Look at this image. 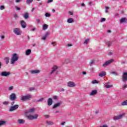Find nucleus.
<instances>
[{"label":"nucleus","instance_id":"obj_1","mask_svg":"<svg viewBox=\"0 0 127 127\" xmlns=\"http://www.w3.org/2000/svg\"><path fill=\"white\" fill-rule=\"evenodd\" d=\"M17 60H18V57L17 56V55L16 54H13L11 58V64H14Z\"/></svg>","mask_w":127,"mask_h":127},{"label":"nucleus","instance_id":"obj_2","mask_svg":"<svg viewBox=\"0 0 127 127\" xmlns=\"http://www.w3.org/2000/svg\"><path fill=\"white\" fill-rule=\"evenodd\" d=\"M29 99H31V95H30L23 96L21 97V101L24 102L25 101H27V100H29Z\"/></svg>","mask_w":127,"mask_h":127},{"label":"nucleus","instance_id":"obj_3","mask_svg":"<svg viewBox=\"0 0 127 127\" xmlns=\"http://www.w3.org/2000/svg\"><path fill=\"white\" fill-rule=\"evenodd\" d=\"M13 32L16 35H21L22 32L20 30V29L15 28L13 29Z\"/></svg>","mask_w":127,"mask_h":127},{"label":"nucleus","instance_id":"obj_4","mask_svg":"<svg viewBox=\"0 0 127 127\" xmlns=\"http://www.w3.org/2000/svg\"><path fill=\"white\" fill-rule=\"evenodd\" d=\"M27 119L28 120H36V119H37L38 118V115L35 114V115H29L27 116Z\"/></svg>","mask_w":127,"mask_h":127},{"label":"nucleus","instance_id":"obj_5","mask_svg":"<svg viewBox=\"0 0 127 127\" xmlns=\"http://www.w3.org/2000/svg\"><path fill=\"white\" fill-rule=\"evenodd\" d=\"M125 113H123L120 115L114 116L113 119L114 120V121H118V120H121V119H122L123 117H125Z\"/></svg>","mask_w":127,"mask_h":127},{"label":"nucleus","instance_id":"obj_6","mask_svg":"<svg viewBox=\"0 0 127 127\" xmlns=\"http://www.w3.org/2000/svg\"><path fill=\"white\" fill-rule=\"evenodd\" d=\"M10 75V72H6V71H2L1 72L0 76L2 77H8Z\"/></svg>","mask_w":127,"mask_h":127},{"label":"nucleus","instance_id":"obj_7","mask_svg":"<svg viewBox=\"0 0 127 127\" xmlns=\"http://www.w3.org/2000/svg\"><path fill=\"white\" fill-rule=\"evenodd\" d=\"M9 99L11 101H15L16 100V94L15 93H12L9 95Z\"/></svg>","mask_w":127,"mask_h":127},{"label":"nucleus","instance_id":"obj_8","mask_svg":"<svg viewBox=\"0 0 127 127\" xmlns=\"http://www.w3.org/2000/svg\"><path fill=\"white\" fill-rule=\"evenodd\" d=\"M18 107H19V105H15L13 106H11L9 111V112H13V111H15V110H17L18 109Z\"/></svg>","mask_w":127,"mask_h":127},{"label":"nucleus","instance_id":"obj_9","mask_svg":"<svg viewBox=\"0 0 127 127\" xmlns=\"http://www.w3.org/2000/svg\"><path fill=\"white\" fill-rule=\"evenodd\" d=\"M114 62V60L111 59L108 61H107L104 64H103V67H107L108 65H110V64H111V63H112V62Z\"/></svg>","mask_w":127,"mask_h":127},{"label":"nucleus","instance_id":"obj_10","mask_svg":"<svg viewBox=\"0 0 127 127\" xmlns=\"http://www.w3.org/2000/svg\"><path fill=\"white\" fill-rule=\"evenodd\" d=\"M75 86H76V84H75V83L72 81H69L68 82H67V87H70L71 88H73Z\"/></svg>","mask_w":127,"mask_h":127},{"label":"nucleus","instance_id":"obj_11","mask_svg":"<svg viewBox=\"0 0 127 127\" xmlns=\"http://www.w3.org/2000/svg\"><path fill=\"white\" fill-rule=\"evenodd\" d=\"M57 69H58V67L57 66H54L52 68L51 72L50 73V75H52V74L54 73V72H55V71H56Z\"/></svg>","mask_w":127,"mask_h":127},{"label":"nucleus","instance_id":"obj_12","mask_svg":"<svg viewBox=\"0 0 127 127\" xmlns=\"http://www.w3.org/2000/svg\"><path fill=\"white\" fill-rule=\"evenodd\" d=\"M123 82H126L127 81V72H124L123 75Z\"/></svg>","mask_w":127,"mask_h":127},{"label":"nucleus","instance_id":"obj_13","mask_svg":"<svg viewBox=\"0 0 127 127\" xmlns=\"http://www.w3.org/2000/svg\"><path fill=\"white\" fill-rule=\"evenodd\" d=\"M20 23L22 28H25L26 27V23L24 20L21 21Z\"/></svg>","mask_w":127,"mask_h":127},{"label":"nucleus","instance_id":"obj_14","mask_svg":"<svg viewBox=\"0 0 127 127\" xmlns=\"http://www.w3.org/2000/svg\"><path fill=\"white\" fill-rule=\"evenodd\" d=\"M98 91L97 90H92L90 93V96H95V95H96Z\"/></svg>","mask_w":127,"mask_h":127},{"label":"nucleus","instance_id":"obj_15","mask_svg":"<svg viewBox=\"0 0 127 127\" xmlns=\"http://www.w3.org/2000/svg\"><path fill=\"white\" fill-rule=\"evenodd\" d=\"M23 16L25 19H27L29 17V14L28 12H25L23 15Z\"/></svg>","mask_w":127,"mask_h":127},{"label":"nucleus","instance_id":"obj_16","mask_svg":"<svg viewBox=\"0 0 127 127\" xmlns=\"http://www.w3.org/2000/svg\"><path fill=\"white\" fill-rule=\"evenodd\" d=\"M35 112V109L34 108H32L30 109L28 111L26 112L27 114H33L34 112Z\"/></svg>","mask_w":127,"mask_h":127},{"label":"nucleus","instance_id":"obj_17","mask_svg":"<svg viewBox=\"0 0 127 127\" xmlns=\"http://www.w3.org/2000/svg\"><path fill=\"white\" fill-rule=\"evenodd\" d=\"M18 123L21 125H23L25 124V120L23 119H19L18 120Z\"/></svg>","mask_w":127,"mask_h":127},{"label":"nucleus","instance_id":"obj_18","mask_svg":"<svg viewBox=\"0 0 127 127\" xmlns=\"http://www.w3.org/2000/svg\"><path fill=\"white\" fill-rule=\"evenodd\" d=\"M46 123L48 126H53L54 125V122L51 121H47Z\"/></svg>","mask_w":127,"mask_h":127},{"label":"nucleus","instance_id":"obj_19","mask_svg":"<svg viewBox=\"0 0 127 127\" xmlns=\"http://www.w3.org/2000/svg\"><path fill=\"white\" fill-rule=\"evenodd\" d=\"M52 103H53V101L52 100V99L49 98V99L48 100V106H51V105H52Z\"/></svg>","mask_w":127,"mask_h":127},{"label":"nucleus","instance_id":"obj_20","mask_svg":"<svg viewBox=\"0 0 127 127\" xmlns=\"http://www.w3.org/2000/svg\"><path fill=\"white\" fill-rule=\"evenodd\" d=\"M61 105V102L55 104V105L53 107V109H56V108H58Z\"/></svg>","mask_w":127,"mask_h":127},{"label":"nucleus","instance_id":"obj_21","mask_svg":"<svg viewBox=\"0 0 127 127\" xmlns=\"http://www.w3.org/2000/svg\"><path fill=\"white\" fill-rule=\"evenodd\" d=\"M99 77H104L106 76V72L105 71H102L99 74Z\"/></svg>","mask_w":127,"mask_h":127},{"label":"nucleus","instance_id":"obj_22","mask_svg":"<svg viewBox=\"0 0 127 127\" xmlns=\"http://www.w3.org/2000/svg\"><path fill=\"white\" fill-rule=\"evenodd\" d=\"M6 125V121H0V126H5Z\"/></svg>","mask_w":127,"mask_h":127},{"label":"nucleus","instance_id":"obj_23","mask_svg":"<svg viewBox=\"0 0 127 127\" xmlns=\"http://www.w3.org/2000/svg\"><path fill=\"white\" fill-rule=\"evenodd\" d=\"M67 22H68V23H73V22H74V19L72 18H68L67 20Z\"/></svg>","mask_w":127,"mask_h":127},{"label":"nucleus","instance_id":"obj_24","mask_svg":"<svg viewBox=\"0 0 127 127\" xmlns=\"http://www.w3.org/2000/svg\"><path fill=\"white\" fill-rule=\"evenodd\" d=\"M40 71L37 70V69H35V70H31V73L32 74H37V73H39Z\"/></svg>","mask_w":127,"mask_h":127},{"label":"nucleus","instance_id":"obj_25","mask_svg":"<svg viewBox=\"0 0 127 127\" xmlns=\"http://www.w3.org/2000/svg\"><path fill=\"white\" fill-rule=\"evenodd\" d=\"M108 84H109V83H107L105 84V87L107 89H108L109 88H112L113 87V85H110Z\"/></svg>","mask_w":127,"mask_h":127},{"label":"nucleus","instance_id":"obj_26","mask_svg":"<svg viewBox=\"0 0 127 127\" xmlns=\"http://www.w3.org/2000/svg\"><path fill=\"white\" fill-rule=\"evenodd\" d=\"M127 21V18H122L120 20V23H124V22H126Z\"/></svg>","mask_w":127,"mask_h":127},{"label":"nucleus","instance_id":"obj_27","mask_svg":"<svg viewBox=\"0 0 127 127\" xmlns=\"http://www.w3.org/2000/svg\"><path fill=\"white\" fill-rule=\"evenodd\" d=\"M48 28V25L46 24H45L43 25V30H46Z\"/></svg>","mask_w":127,"mask_h":127},{"label":"nucleus","instance_id":"obj_28","mask_svg":"<svg viewBox=\"0 0 127 127\" xmlns=\"http://www.w3.org/2000/svg\"><path fill=\"white\" fill-rule=\"evenodd\" d=\"M31 53V50L28 49L26 51V55H29Z\"/></svg>","mask_w":127,"mask_h":127},{"label":"nucleus","instance_id":"obj_29","mask_svg":"<svg viewBox=\"0 0 127 127\" xmlns=\"http://www.w3.org/2000/svg\"><path fill=\"white\" fill-rule=\"evenodd\" d=\"M4 60L5 61L6 64H8L9 63V58H5Z\"/></svg>","mask_w":127,"mask_h":127},{"label":"nucleus","instance_id":"obj_30","mask_svg":"<svg viewBox=\"0 0 127 127\" xmlns=\"http://www.w3.org/2000/svg\"><path fill=\"white\" fill-rule=\"evenodd\" d=\"M122 106H127V100L123 102L121 104Z\"/></svg>","mask_w":127,"mask_h":127},{"label":"nucleus","instance_id":"obj_31","mask_svg":"<svg viewBox=\"0 0 127 127\" xmlns=\"http://www.w3.org/2000/svg\"><path fill=\"white\" fill-rule=\"evenodd\" d=\"M106 45L108 47H110V46H112V42L108 41L106 42Z\"/></svg>","mask_w":127,"mask_h":127},{"label":"nucleus","instance_id":"obj_32","mask_svg":"<svg viewBox=\"0 0 127 127\" xmlns=\"http://www.w3.org/2000/svg\"><path fill=\"white\" fill-rule=\"evenodd\" d=\"M32 1H33V0H27L26 3H27V4H29V3H31Z\"/></svg>","mask_w":127,"mask_h":127},{"label":"nucleus","instance_id":"obj_33","mask_svg":"<svg viewBox=\"0 0 127 127\" xmlns=\"http://www.w3.org/2000/svg\"><path fill=\"white\" fill-rule=\"evenodd\" d=\"M99 83V81H98L97 80H94L92 81V84H98Z\"/></svg>","mask_w":127,"mask_h":127},{"label":"nucleus","instance_id":"obj_34","mask_svg":"<svg viewBox=\"0 0 127 127\" xmlns=\"http://www.w3.org/2000/svg\"><path fill=\"white\" fill-rule=\"evenodd\" d=\"M45 16L46 17H50V16H51V15L49 13H46Z\"/></svg>","mask_w":127,"mask_h":127},{"label":"nucleus","instance_id":"obj_35","mask_svg":"<svg viewBox=\"0 0 127 127\" xmlns=\"http://www.w3.org/2000/svg\"><path fill=\"white\" fill-rule=\"evenodd\" d=\"M8 91H12V90H13V86H11L10 87H9L8 89Z\"/></svg>","mask_w":127,"mask_h":127},{"label":"nucleus","instance_id":"obj_36","mask_svg":"<svg viewBox=\"0 0 127 127\" xmlns=\"http://www.w3.org/2000/svg\"><path fill=\"white\" fill-rule=\"evenodd\" d=\"M4 8H5V7L4 6H3V5H1V6H0V9L1 10H3V9H4Z\"/></svg>","mask_w":127,"mask_h":127},{"label":"nucleus","instance_id":"obj_37","mask_svg":"<svg viewBox=\"0 0 127 127\" xmlns=\"http://www.w3.org/2000/svg\"><path fill=\"white\" fill-rule=\"evenodd\" d=\"M8 104H9L8 101H4L3 102V105H8Z\"/></svg>","mask_w":127,"mask_h":127},{"label":"nucleus","instance_id":"obj_38","mask_svg":"<svg viewBox=\"0 0 127 127\" xmlns=\"http://www.w3.org/2000/svg\"><path fill=\"white\" fill-rule=\"evenodd\" d=\"M50 33L49 32H46V33L45 34L44 36H45L46 37H47V36H48V35H49Z\"/></svg>","mask_w":127,"mask_h":127},{"label":"nucleus","instance_id":"obj_39","mask_svg":"<svg viewBox=\"0 0 127 127\" xmlns=\"http://www.w3.org/2000/svg\"><path fill=\"white\" fill-rule=\"evenodd\" d=\"M53 99L54 100H58V97L57 96H54L53 97Z\"/></svg>","mask_w":127,"mask_h":127},{"label":"nucleus","instance_id":"obj_40","mask_svg":"<svg viewBox=\"0 0 127 127\" xmlns=\"http://www.w3.org/2000/svg\"><path fill=\"white\" fill-rule=\"evenodd\" d=\"M94 63H95V61L92 60V61H90L89 64H90V65H93V64Z\"/></svg>","mask_w":127,"mask_h":127},{"label":"nucleus","instance_id":"obj_41","mask_svg":"<svg viewBox=\"0 0 127 127\" xmlns=\"http://www.w3.org/2000/svg\"><path fill=\"white\" fill-rule=\"evenodd\" d=\"M88 42H89V39H87L84 41V44H88Z\"/></svg>","mask_w":127,"mask_h":127},{"label":"nucleus","instance_id":"obj_42","mask_svg":"<svg viewBox=\"0 0 127 127\" xmlns=\"http://www.w3.org/2000/svg\"><path fill=\"white\" fill-rule=\"evenodd\" d=\"M43 100H44V98H41V99L37 100V102H42V101H43Z\"/></svg>","mask_w":127,"mask_h":127},{"label":"nucleus","instance_id":"obj_43","mask_svg":"<svg viewBox=\"0 0 127 127\" xmlns=\"http://www.w3.org/2000/svg\"><path fill=\"white\" fill-rule=\"evenodd\" d=\"M103 21H106V18H102L101 19V22H103Z\"/></svg>","mask_w":127,"mask_h":127},{"label":"nucleus","instance_id":"obj_44","mask_svg":"<svg viewBox=\"0 0 127 127\" xmlns=\"http://www.w3.org/2000/svg\"><path fill=\"white\" fill-rule=\"evenodd\" d=\"M111 74H114V75H116V76L118 75V73H117L115 71L111 72Z\"/></svg>","mask_w":127,"mask_h":127},{"label":"nucleus","instance_id":"obj_45","mask_svg":"<svg viewBox=\"0 0 127 127\" xmlns=\"http://www.w3.org/2000/svg\"><path fill=\"white\" fill-rule=\"evenodd\" d=\"M15 7L16 10H20V8L19 7L16 6Z\"/></svg>","mask_w":127,"mask_h":127},{"label":"nucleus","instance_id":"obj_46","mask_svg":"<svg viewBox=\"0 0 127 127\" xmlns=\"http://www.w3.org/2000/svg\"><path fill=\"white\" fill-rule=\"evenodd\" d=\"M53 0H48L47 3H50V2H52Z\"/></svg>","mask_w":127,"mask_h":127},{"label":"nucleus","instance_id":"obj_47","mask_svg":"<svg viewBox=\"0 0 127 127\" xmlns=\"http://www.w3.org/2000/svg\"><path fill=\"white\" fill-rule=\"evenodd\" d=\"M47 38V37H45V36H44V37H43L42 38V40H46Z\"/></svg>","mask_w":127,"mask_h":127},{"label":"nucleus","instance_id":"obj_48","mask_svg":"<svg viewBox=\"0 0 127 127\" xmlns=\"http://www.w3.org/2000/svg\"><path fill=\"white\" fill-rule=\"evenodd\" d=\"M22 0H15V2L18 3L20 2Z\"/></svg>","mask_w":127,"mask_h":127},{"label":"nucleus","instance_id":"obj_49","mask_svg":"<svg viewBox=\"0 0 127 127\" xmlns=\"http://www.w3.org/2000/svg\"><path fill=\"white\" fill-rule=\"evenodd\" d=\"M123 88V89H126V88H127V84H126L125 85H124Z\"/></svg>","mask_w":127,"mask_h":127},{"label":"nucleus","instance_id":"obj_50","mask_svg":"<svg viewBox=\"0 0 127 127\" xmlns=\"http://www.w3.org/2000/svg\"><path fill=\"white\" fill-rule=\"evenodd\" d=\"M30 91H33L34 90V87H31L29 89Z\"/></svg>","mask_w":127,"mask_h":127},{"label":"nucleus","instance_id":"obj_51","mask_svg":"<svg viewBox=\"0 0 127 127\" xmlns=\"http://www.w3.org/2000/svg\"><path fill=\"white\" fill-rule=\"evenodd\" d=\"M36 21L38 23H39V22H40V20L39 19H36Z\"/></svg>","mask_w":127,"mask_h":127},{"label":"nucleus","instance_id":"obj_52","mask_svg":"<svg viewBox=\"0 0 127 127\" xmlns=\"http://www.w3.org/2000/svg\"><path fill=\"white\" fill-rule=\"evenodd\" d=\"M14 17H15V18H16V17H18L17 14H14Z\"/></svg>","mask_w":127,"mask_h":127},{"label":"nucleus","instance_id":"obj_53","mask_svg":"<svg viewBox=\"0 0 127 127\" xmlns=\"http://www.w3.org/2000/svg\"><path fill=\"white\" fill-rule=\"evenodd\" d=\"M45 117L46 118V119H48V118H49V115H45Z\"/></svg>","mask_w":127,"mask_h":127},{"label":"nucleus","instance_id":"obj_54","mask_svg":"<svg viewBox=\"0 0 127 127\" xmlns=\"http://www.w3.org/2000/svg\"><path fill=\"white\" fill-rule=\"evenodd\" d=\"M32 31H34L35 30V28L33 27V28L31 29Z\"/></svg>","mask_w":127,"mask_h":127},{"label":"nucleus","instance_id":"obj_55","mask_svg":"<svg viewBox=\"0 0 127 127\" xmlns=\"http://www.w3.org/2000/svg\"><path fill=\"white\" fill-rule=\"evenodd\" d=\"M69 14H70V15H73V13L72 12L69 11Z\"/></svg>","mask_w":127,"mask_h":127},{"label":"nucleus","instance_id":"obj_56","mask_svg":"<svg viewBox=\"0 0 127 127\" xmlns=\"http://www.w3.org/2000/svg\"><path fill=\"white\" fill-rule=\"evenodd\" d=\"M65 125V122H63L61 123V126H64Z\"/></svg>","mask_w":127,"mask_h":127},{"label":"nucleus","instance_id":"obj_57","mask_svg":"<svg viewBox=\"0 0 127 127\" xmlns=\"http://www.w3.org/2000/svg\"><path fill=\"white\" fill-rule=\"evenodd\" d=\"M82 74L83 75H86V74H87V73L86 72H85V71H83V72H82Z\"/></svg>","mask_w":127,"mask_h":127},{"label":"nucleus","instance_id":"obj_58","mask_svg":"<svg viewBox=\"0 0 127 127\" xmlns=\"http://www.w3.org/2000/svg\"><path fill=\"white\" fill-rule=\"evenodd\" d=\"M1 39H4V36H1Z\"/></svg>","mask_w":127,"mask_h":127},{"label":"nucleus","instance_id":"obj_59","mask_svg":"<svg viewBox=\"0 0 127 127\" xmlns=\"http://www.w3.org/2000/svg\"><path fill=\"white\" fill-rule=\"evenodd\" d=\"M81 6H85V3H82L81 4Z\"/></svg>","mask_w":127,"mask_h":127},{"label":"nucleus","instance_id":"obj_60","mask_svg":"<svg viewBox=\"0 0 127 127\" xmlns=\"http://www.w3.org/2000/svg\"><path fill=\"white\" fill-rule=\"evenodd\" d=\"M11 106H13L14 105V102H13L11 103Z\"/></svg>","mask_w":127,"mask_h":127},{"label":"nucleus","instance_id":"obj_61","mask_svg":"<svg viewBox=\"0 0 127 127\" xmlns=\"http://www.w3.org/2000/svg\"><path fill=\"white\" fill-rule=\"evenodd\" d=\"M64 91H65V90H64V88H62V89H61V91H62V92H64Z\"/></svg>","mask_w":127,"mask_h":127},{"label":"nucleus","instance_id":"obj_62","mask_svg":"<svg viewBox=\"0 0 127 127\" xmlns=\"http://www.w3.org/2000/svg\"><path fill=\"white\" fill-rule=\"evenodd\" d=\"M109 8H110V7H109L108 6H106V9H109Z\"/></svg>","mask_w":127,"mask_h":127},{"label":"nucleus","instance_id":"obj_63","mask_svg":"<svg viewBox=\"0 0 127 127\" xmlns=\"http://www.w3.org/2000/svg\"><path fill=\"white\" fill-rule=\"evenodd\" d=\"M0 69H1V63L0 62Z\"/></svg>","mask_w":127,"mask_h":127},{"label":"nucleus","instance_id":"obj_64","mask_svg":"<svg viewBox=\"0 0 127 127\" xmlns=\"http://www.w3.org/2000/svg\"><path fill=\"white\" fill-rule=\"evenodd\" d=\"M58 113H59V111H56L55 112V113H56V114H58Z\"/></svg>","mask_w":127,"mask_h":127}]
</instances>
